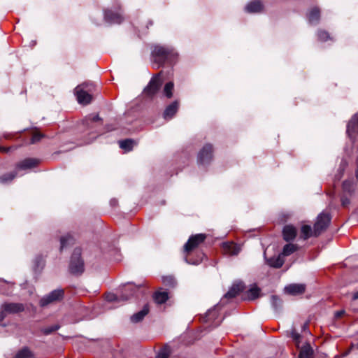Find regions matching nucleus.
<instances>
[{
	"label": "nucleus",
	"mask_w": 358,
	"mask_h": 358,
	"mask_svg": "<svg viewBox=\"0 0 358 358\" xmlns=\"http://www.w3.org/2000/svg\"><path fill=\"white\" fill-rule=\"evenodd\" d=\"M73 239L71 236L69 234L65 235L60 238V249L63 250L66 247H67L69 245L73 243Z\"/></svg>",
	"instance_id": "29"
},
{
	"label": "nucleus",
	"mask_w": 358,
	"mask_h": 358,
	"mask_svg": "<svg viewBox=\"0 0 358 358\" xmlns=\"http://www.w3.org/2000/svg\"><path fill=\"white\" fill-rule=\"evenodd\" d=\"M313 353V349L308 344H306L301 348L299 353V358H312Z\"/></svg>",
	"instance_id": "22"
},
{
	"label": "nucleus",
	"mask_w": 358,
	"mask_h": 358,
	"mask_svg": "<svg viewBox=\"0 0 358 358\" xmlns=\"http://www.w3.org/2000/svg\"><path fill=\"white\" fill-rule=\"evenodd\" d=\"M282 234L286 241L293 240L296 236V229L292 225H286L283 229Z\"/></svg>",
	"instance_id": "18"
},
{
	"label": "nucleus",
	"mask_w": 358,
	"mask_h": 358,
	"mask_svg": "<svg viewBox=\"0 0 358 358\" xmlns=\"http://www.w3.org/2000/svg\"><path fill=\"white\" fill-rule=\"evenodd\" d=\"M38 164V160L34 158H28L22 161L17 166V170H25L33 168Z\"/></svg>",
	"instance_id": "15"
},
{
	"label": "nucleus",
	"mask_w": 358,
	"mask_h": 358,
	"mask_svg": "<svg viewBox=\"0 0 358 358\" xmlns=\"http://www.w3.org/2000/svg\"><path fill=\"white\" fill-rule=\"evenodd\" d=\"M162 85V80L159 76H155L150 81L148 86L144 90V94L146 96H152L155 95Z\"/></svg>",
	"instance_id": "7"
},
{
	"label": "nucleus",
	"mask_w": 358,
	"mask_h": 358,
	"mask_svg": "<svg viewBox=\"0 0 358 358\" xmlns=\"http://www.w3.org/2000/svg\"><path fill=\"white\" fill-rule=\"evenodd\" d=\"M271 304L275 310H278L282 306V301L276 296H272Z\"/></svg>",
	"instance_id": "32"
},
{
	"label": "nucleus",
	"mask_w": 358,
	"mask_h": 358,
	"mask_svg": "<svg viewBox=\"0 0 358 358\" xmlns=\"http://www.w3.org/2000/svg\"><path fill=\"white\" fill-rule=\"evenodd\" d=\"M217 306H215L213 309H210L207 312L206 316L208 317V319H210L211 317V316L213 317L215 315V310H216Z\"/></svg>",
	"instance_id": "42"
},
{
	"label": "nucleus",
	"mask_w": 358,
	"mask_h": 358,
	"mask_svg": "<svg viewBox=\"0 0 358 358\" xmlns=\"http://www.w3.org/2000/svg\"><path fill=\"white\" fill-rule=\"evenodd\" d=\"M301 233L302 238L305 240L314 235V231H313L311 227L306 224L301 227Z\"/></svg>",
	"instance_id": "26"
},
{
	"label": "nucleus",
	"mask_w": 358,
	"mask_h": 358,
	"mask_svg": "<svg viewBox=\"0 0 358 358\" xmlns=\"http://www.w3.org/2000/svg\"><path fill=\"white\" fill-rule=\"evenodd\" d=\"M259 292L260 290L257 287H252L248 291L249 298L250 299H256L259 296Z\"/></svg>",
	"instance_id": "36"
},
{
	"label": "nucleus",
	"mask_w": 358,
	"mask_h": 358,
	"mask_svg": "<svg viewBox=\"0 0 358 358\" xmlns=\"http://www.w3.org/2000/svg\"><path fill=\"white\" fill-rule=\"evenodd\" d=\"M154 299L157 303H164L169 299L168 293L164 291H158L155 293Z\"/></svg>",
	"instance_id": "25"
},
{
	"label": "nucleus",
	"mask_w": 358,
	"mask_h": 358,
	"mask_svg": "<svg viewBox=\"0 0 358 358\" xmlns=\"http://www.w3.org/2000/svg\"><path fill=\"white\" fill-rule=\"evenodd\" d=\"M24 306L20 303H4L1 306L0 322H1L7 315L15 314L22 312Z\"/></svg>",
	"instance_id": "5"
},
{
	"label": "nucleus",
	"mask_w": 358,
	"mask_h": 358,
	"mask_svg": "<svg viewBox=\"0 0 358 358\" xmlns=\"http://www.w3.org/2000/svg\"><path fill=\"white\" fill-rule=\"evenodd\" d=\"M35 270L41 268L43 266V259L41 257H38L35 259Z\"/></svg>",
	"instance_id": "39"
},
{
	"label": "nucleus",
	"mask_w": 358,
	"mask_h": 358,
	"mask_svg": "<svg viewBox=\"0 0 358 358\" xmlns=\"http://www.w3.org/2000/svg\"><path fill=\"white\" fill-rule=\"evenodd\" d=\"M8 150H10V148H4V147H0V150L1 151H3V152H8Z\"/></svg>",
	"instance_id": "46"
},
{
	"label": "nucleus",
	"mask_w": 358,
	"mask_h": 358,
	"mask_svg": "<svg viewBox=\"0 0 358 358\" xmlns=\"http://www.w3.org/2000/svg\"><path fill=\"white\" fill-rule=\"evenodd\" d=\"M59 325L55 324L41 329V332L45 335H49L59 329Z\"/></svg>",
	"instance_id": "31"
},
{
	"label": "nucleus",
	"mask_w": 358,
	"mask_h": 358,
	"mask_svg": "<svg viewBox=\"0 0 358 358\" xmlns=\"http://www.w3.org/2000/svg\"><path fill=\"white\" fill-rule=\"evenodd\" d=\"M347 132L350 138H353L355 133H358V113L355 114L349 122Z\"/></svg>",
	"instance_id": "14"
},
{
	"label": "nucleus",
	"mask_w": 358,
	"mask_h": 358,
	"mask_svg": "<svg viewBox=\"0 0 358 358\" xmlns=\"http://www.w3.org/2000/svg\"><path fill=\"white\" fill-rule=\"evenodd\" d=\"M285 292L289 295L296 296L302 294L306 291V285L299 283V284H289L285 287Z\"/></svg>",
	"instance_id": "11"
},
{
	"label": "nucleus",
	"mask_w": 358,
	"mask_h": 358,
	"mask_svg": "<svg viewBox=\"0 0 358 358\" xmlns=\"http://www.w3.org/2000/svg\"><path fill=\"white\" fill-rule=\"evenodd\" d=\"M284 262L285 260L280 254L266 259L268 265L273 268H280L284 264Z\"/></svg>",
	"instance_id": "20"
},
{
	"label": "nucleus",
	"mask_w": 358,
	"mask_h": 358,
	"mask_svg": "<svg viewBox=\"0 0 358 358\" xmlns=\"http://www.w3.org/2000/svg\"><path fill=\"white\" fill-rule=\"evenodd\" d=\"M298 249V247L296 245L289 243L286 244L282 250V253L280 254L282 257L285 256H289L294 253L295 251H296Z\"/></svg>",
	"instance_id": "23"
},
{
	"label": "nucleus",
	"mask_w": 358,
	"mask_h": 358,
	"mask_svg": "<svg viewBox=\"0 0 358 358\" xmlns=\"http://www.w3.org/2000/svg\"><path fill=\"white\" fill-rule=\"evenodd\" d=\"M244 289V285L242 282H237L234 284L229 290L225 294L224 297L233 298L238 295Z\"/></svg>",
	"instance_id": "16"
},
{
	"label": "nucleus",
	"mask_w": 358,
	"mask_h": 358,
	"mask_svg": "<svg viewBox=\"0 0 358 358\" xmlns=\"http://www.w3.org/2000/svg\"><path fill=\"white\" fill-rule=\"evenodd\" d=\"M347 165V162L345 160H342L341 166L345 167Z\"/></svg>",
	"instance_id": "47"
},
{
	"label": "nucleus",
	"mask_w": 358,
	"mask_h": 358,
	"mask_svg": "<svg viewBox=\"0 0 358 358\" xmlns=\"http://www.w3.org/2000/svg\"><path fill=\"white\" fill-rule=\"evenodd\" d=\"M350 203V200L345 197V196H342L341 197V204L343 207H346L349 205Z\"/></svg>",
	"instance_id": "43"
},
{
	"label": "nucleus",
	"mask_w": 358,
	"mask_h": 358,
	"mask_svg": "<svg viewBox=\"0 0 358 358\" xmlns=\"http://www.w3.org/2000/svg\"><path fill=\"white\" fill-rule=\"evenodd\" d=\"M318 38L321 41H327L328 38H329V34L326 31H320L318 32Z\"/></svg>",
	"instance_id": "40"
},
{
	"label": "nucleus",
	"mask_w": 358,
	"mask_h": 358,
	"mask_svg": "<svg viewBox=\"0 0 358 358\" xmlns=\"http://www.w3.org/2000/svg\"><path fill=\"white\" fill-rule=\"evenodd\" d=\"M223 252L229 255H236L241 251V247L234 243H224L222 244Z\"/></svg>",
	"instance_id": "13"
},
{
	"label": "nucleus",
	"mask_w": 358,
	"mask_h": 358,
	"mask_svg": "<svg viewBox=\"0 0 358 358\" xmlns=\"http://www.w3.org/2000/svg\"><path fill=\"white\" fill-rule=\"evenodd\" d=\"M213 157V147L207 144L201 149L198 155V162L199 164H205L208 163Z\"/></svg>",
	"instance_id": "9"
},
{
	"label": "nucleus",
	"mask_w": 358,
	"mask_h": 358,
	"mask_svg": "<svg viewBox=\"0 0 358 358\" xmlns=\"http://www.w3.org/2000/svg\"><path fill=\"white\" fill-rule=\"evenodd\" d=\"M185 261H186V262H187V263H188V264H199V262H192L189 261L187 259H185Z\"/></svg>",
	"instance_id": "48"
},
{
	"label": "nucleus",
	"mask_w": 358,
	"mask_h": 358,
	"mask_svg": "<svg viewBox=\"0 0 358 358\" xmlns=\"http://www.w3.org/2000/svg\"><path fill=\"white\" fill-rule=\"evenodd\" d=\"M148 312H149L148 306V305L144 306L141 310L134 314L131 317V322H134V323L141 322L144 318V317L148 313Z\"/></svg>",
	"instance_id": "21"
},
{
	"label": "nucleus",
	"mask_w": 358,
	"mask_h": 358,
	"mask_svg": "<svg viewBox=\"0 0 358 358\" xmlns=\"http://www.w3.org/2000/svg\"><path fill=\"white\" fill-rule=\"evenodd\" d=\"M343 189L345 192L351 193L354 190L353 182L350 180L344 181Z\"/></svg>",
	"instance_id": "33"
},
{
	"label": "nucleus",
	"mask_w": 358,
	"mask_h": 358,
	"mask_svg": "<svg viewBox=\"0 0 358 358\" xmlns=\"http://www.w3.org/2000/svg\"><path fill=\"white\" fill-rule=\"evenodd\" d=\"M104 18L108 23L120 24L122 22L123 17L119 13H115L112 10L105 12Z\"/></svg>",
	"instance_id": "12"
},
{
	"label": "nucleus",
	"mask_w": 358,
	"mask_h": 358,
	"mask_svg": "<svg viewBox=\"0 0 358 358\" xmlns=\"http://www.w3.org/2000/svg\"><path fill=\"white\" fill-rule=\"evenodd\" d=\"M80 250H74L70 261L69 269L73 274L78 275L84 271V263L80 257Z\"/></svg>",
	"instance_id": "4"
},
{
	"label": "nucleus",
	"mask_w": 358,
	"mask_h": 358,
	"mask_svg": "<svg viewBox=\"0 0 358 358\" xmlns=\"http://www.w3.org/2000/svg\"><path fill=\"white\" fill-rule=\"evenodd\" d=\"M15 177V174L10 173L6 174L0 178V181L2 183L8 182L11 181Z\"/></svg>",
	"instance_id": "37"
},
{
	"label": "nucleus",
	"mask_w": 358,
	"mask_h": 358,
	"mask_svg": "<svg viewBox=\"0 0 358 358\" xmlns=\"http://www.w3.org/2000/svg\"><path fill=\"white\" fill-rule=\"evenodd\" d=\"M173 83L172 82L167 83L164 88V93L167 98L173 96Z\"/></svg>",
	"instance_id": "30"
},
{
	"label": "nucleus",
	"mask_w": 358,
	"mask_h": 358,
	"mask_svg": "<svg viewBox=\"0 0 358 358\" xmlns=\"http://www.w3.org/2000/svg\"><path fill=\"white\" fill-rule=\"evenodd\" d=\"M206 238V235L203 234H199L191 236L188 241L185 245V251L190 252L196 248L200 243L203 242Z\"/></svg>",
	"instance_id": "8"
},
{
	"label": "nucleus",
	"mask_w": 358,
	"mask_h": 358,
	"mask_svg": "<svg viewBox=\"0 0 358 358\" xmlns=\"http://www.w3.org/2000/svg\"><path fill=\"white\" fill-rule=\"evenodd\" d=\"M291 337L295 342L296 345L298 348H299V343H301V336L299 333H297L294 329H293L291 331Z\"/></svg>",
	"instance_id": "34"
},
{
	"label": "nucleus",
	"mask_w": 358,
	"mask_h": 358,
	"mask_svg": "<svg viewBox=\"0 0 358 358\" xmlns=\"http://www.w3.org/2000/svg\"><path fill=\"white\" fill-rule=\"evenodd\" d=\"M64 295L62 289H55L50 292L48 295L41 299L40 304L41 306H47L48 304L60 300Z\"/></svg>",
	"instance_id": "10"
},
{
	"label": "nucleus",
	"mask_w": 358,
	"mask_h": 358,
	"mask_svg": "<svg viewBox=\"0 0 358 358\" xmlns=\"http://www.w3.org/2000/svg\"><path fill=\"white\" fill-rule=\"evenodd\" d=\"M345 313V311L344 310H339V311H336L335 313V317L336 318H339L341 317H342Z\"/></svg>",
	"instance_id": "44"
},
{
	"label": "nucleus",
	"mask_w": 358,
	"mask_h": 358,
	"mask_svg": "<svg viewBox=\"0 0 358 358\" xmlns=\"http://www.w3.org/2000/svg\"><path fill=\"white\" fill-rule=\"evenodd\" d=\"M43 137V135L40 133H36L33 135L31 143H35L36 142L39 141Z\"/></svg>",
	"instance_id": "41"
},
{
	"label": "nucleus",
	"mask_w": 358,
	"mask_h": 358,
	"mask_svg": "<svg viewBox=\"0 0 358 358\" xmlns=\"http://www.w3.org/2000/svg\"><path fill=\"white\" fill-rule=\"evenodd\" d=\"M155 61L159 63L166 60H173L176 58L178 54L173 48L164 47L162 45H155L152 52Z\"/></svg>",
	"instance_id": "2"
},
{
	"label": "nucleus",
	"mask_w": 358,
	"mask_h": 358,
	"mask_svg": "<svg viewBox=\"0 0 358 358\" xmlns=\"http://www.w3.org/2000/svg\"><path fill=\"white\" fill-rule=\"evenodd\" d=\"M352 299L353 300H357L358 299V291L355 292L352 295Z\"/></svg>",
	"instance_id": "45"
},
{
	"label": "nucleus",
	"mask_w": 358,
	"mask_h": 358,
	"mask_svg": "<svg viewBox=\"0 0 358 358\" xmlns=\"http://www.w3.org/2000/svg\"><path fill=\"white\" fill-rule=\"evenodd\" d=\"M263 9V5L259 0H255L248 3L245 6V10L248 13H255L262 11Z\"/></svg>",
	"instance_id": "17"
},
{
	"label": "nucleus",
	"mask_w": 358,
	"mask_h": 358,
	"mask_svg": "<svg viewBox=\"0 0 358 358\" xmlns=\"http://www.w3.org/2000/svg\"><path fill=\"white\" fill-rule=\"evenodd\" d=\"M163 283L169 287H173L176 284L175 279L172 276H164L162 278Z\"/></svg>",
	"instance_id": "35"
},
{
	"label": "nucleus",
	"mask_w": 358,
	"mask_h": 358,
	"mask_svg": "<svg viewBox=\"0 0 358 358\" xmlns=\"http://www.w3.org/2000/svg\"><path fill=\"white\" fill-rule=\"evenodd\" d=\"M119 144L122 149L125 150L126 151H129L132 149L135 143L133 140L126 139L124 141H120Z\"/></svg>",
	"instance_id": "28"
},
{
	"label": "nucleus",
	"mask_w": 358,
	"mask_h": 358,
	"mask_svg": "<svg viewBox=\"0 0 358 358\" xmlns=\"http://www.w3.org/2000/svg\"><path fill=\"white\" fill-rule=\"evenodd\" d=\"M320 19V10L317 8H313L308 15V20L310 24H316Z\"/></svg>",
	"instance_id": "24"
},
{
	"label": "nucleus",
	"mask_w": 358,
	"mask_h": 358,
	"mask_svg": "<svg viewBox=\"0 0 358 358\" xmlns=\"http://www.w3.org/2000/svg\"><path fill=\"white\" fill-rule=\"evenodd\" d=\"M94 90V85L92 83H84L75 89V94L79 103L87 105L92 101V93Z\"/></svg>",
	"instance_id": "1"
},
{
	"label": "nucleus",
	"mask_w": 358,
	"mask_h": 358,
	"mask_svg": "<svg viewBox=\"0 0 358 358\" xmlns=\"http://www.w3.org/2000/svg\"><path fill=\"white\" fill-rule=\"evenodd\" d=\"M137 289L138 288L135 285L132 284H127L124 287L120 296H118L113 293H108L106 296V299L109 302L127 301L130 299V297L134 295Z\"/></svg>",
	"instance_id": "3"
},
{
	"label": "nucleus",
	"mask_w": 358,
	"mask_h": 358,
	"mask_svg": "<svg viewBox=\"0 0 358 358\" xmlns=\"http://www.w3.org/2000/svg\"><path fill=\"white\" fill-rule=\"evenodd\" d=\"M178 108V101H174L170 105H169L164 112V117L165 119H171L173 117V115L176 113Z\"/></svg>",
	"instance_id": "19"
},
{
	"label": "nucleus",
	"mask_w": 358,
	"mask_h": 358,
	"mask_svg": "<svg viewBox=\"0 0 358 358\" xmlns=\"http://www.w3.org/2000/svg\"><path fill=\"white\" fill-rule=\"evenodd\" d=\"M303 330H306L307 329V324H304L302 327Z\"/></svg>",
	"instance_id": "49"
},
{
	"label": "nucleus",
	"mask_w": 358,
	"mask_h": 358,
	"mask_svg": "<svg viewBox=\"0 0 358 358\" xmlns=\"http://www.w3.org/2000/svg\"><path fill=\"white\" fill-rule=\"evenodd\" d=\"M170 354V350L167 348L161 350L157 354L156 358H168Z\"/></svg>",
	"instance_id": "38"
},
{
	"label": "nucleus",
	"mask_w": 358,
	"mask_h": 358,
	"mask_svg": "<svg viewBox=\"0 0 358 358\" xmlns=\"http://www.w3.org/2000/svg\"><path fill=\"white\" fill-rule=\"evenodd\" d=\"M13 358H34L33 353L28 348L20 350Z\"/></svg>",
	"instance_id": "27"
},
{
	"label": "nucleus",
	"mask_w": 358,
	"mask_h": 358,
	"mask_svg": "<svg viewBox=\"0 0 358 358\" xmlns=\"http://www.w3.org/2000/svg\"><path fill=\"white\" fill-rule=\"evenodd\" d=\"M330 220L329 214L320 213L317 216V221L314 224V236H318L325 230L330 223Z\"/></svg>",
	"instance_id": "6"
}]
</instances>
